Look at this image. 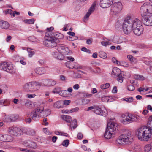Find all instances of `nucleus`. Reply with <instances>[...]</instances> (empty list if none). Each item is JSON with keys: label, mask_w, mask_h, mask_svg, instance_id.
Masks as SVG:
<instances>
[{"label": "nucleus", "mask_w": 152, "mask_h": 152, "mask_svg": "<svg viewBox=\"0 0 152 152\" xmlns=\"http://www.w3.org/2000/svg\"><path fill=\"white\" fill-rule=\"evenodd\" d=\"M61 91L62 90H61L60 88L58 87L55 88L54 90L53 91V92L54 93L59 94H60V93H61Z\"/></svg>", "instance_id": "nucleus-47"}, {"label": "nucleus", "mask_w": 152, "mask_h": 152, "mask_svg": "<svg viewBox=\"0 0 152 152\" xmlns=\"http://www.w3.org/2000/svg\"><path fill=\"white\" fill-rule=\"evenodd\" d=\"M127 89L129 91H132L134 90L135 87L132 85H130L128 86Z\"/></svg>", "instance_id": "nucleus-48"}, {"label": "nucleus", "mask_w": 152, "mask_h": 152, "mask_svg": "<svg viewBox=\"0 0 152 152\" xmlns=\"http://www.w3.org/2000/svg\"><path fill=\"white\" fill-rule=\"evenodd\" d=\"M122 74L120 69L117 67H114L113 68L111 75L113 77H115Z\"/></svg>", "instance_id": "nucleus-18"}, {"label": "nucleus", "mask_w": 152, "mask_h": 152, "mask_svg": "<svg viewBox=\"0 0 152 152\" xmlns=\"http://www.w3.org/2000/svg\"><path fill=\"white\" fill-rule=\"evenodd\" d=\"M11 116L12 121L16 120L18 118V116L17 115H11Z\"/></svg>", "instance_id": "nucleus-53"}, {"label": "nucleus", "mask_w": 152, "mask_h": 152, "mask_svg": "<svg viewBox=\"0 0 152 152\" xmlns=\"http://www.w3.org/2000/svg\"><path fill=\"white\" fill-rule=\"evenodd\" d=\"M13 140V137L12 136L7 134L6 136L5 142H10L12 141Z\"/></svg>", "instance_id": "nucleus-33"}, {"label": "nucleus", "mask_w": 152, "mask_h": 152, "mask_svg": "<svg viewBox=\"0 0 152 152\" xmlns=\"http://www.w3.org/2000/svg\"><path fill=\"white\" fill-rule=\"evenodd\" d=\"M130 135V134L129 133L127 134H124L121 135L117 140V142L119 144H124V142H131L129 138Z\"/></svg>", "instance_id": "nucleus-9"}, {"label": "nucleus", "mask_w": 152, "mask_h": 152, "mask_svg": "<svg viewBox=\"0 0 152 152\" xmlns=\"http://www.w3.org/2000/svg\"><path fill=\"white\" fill-rule=\"evenodd\" d=\"M6 135L7 134H0V140L3 142H5Z\"/></svg>", "instance_id": "nucleus-38"}, {"label": "nucleus", "mask_w": 152, "mask_h": 152, "mask_svg": "<svg viewBox=\"0 0 152 152\" xmlns=\"http://www.w3.org/2000/svg\"><path fill=\"white\" fill-rule=\"evenodd\" d=\"M132 30L135 35L140 36L143 33V28L142 25H141L140 26H138V27H136Z\"/></svg>", "instance_id": "nucleus-16"}, {"label": "nucleus", "mask_w": 152, "mask_h": 152, "mask_svg": "<svg viewBox=\"0 0 152 152\" xmlns=\"http://www.w3.org/2000/svg\"><path fill=\"white\" fill-rule=\"evenodd\" d=\"M81 50L84 51V52H86L88 53H90V51L88 49L86 48L83 47L81 49Z\"/></svg>", "instance_id": "nucleus-58"}, {"label": "nucleus", "mask_w": 152, "mask_h": 152, "mask_svg": "<svg viewBox=\"0 0 152 152\" xmlns=\"http://www.w3.org/2000/svg\"><path fill=\"white\" fill-rule=\"evenodd\" d=\"M141 25V22L138 19H133L130 16L127 17L124 20L123 24V31L125 34H128L131 32L132 29Z\"/></svg>", "instance_id": "nucleus-2"}, {"label": "nucleus", "mask_w": 152, "mask_h": 152, "mask_svg": "<svg viewBox=\"0 0 152 152\" xmlns=\"http://www.w3.org/2000/svg\"><path fill=\"white\" fill-rule=\"evenodd\" d=\"M60 80L62 81H65L66 80V77L63 75H60Z\"/></svg>", "instance_id": "nucleus-61"}, {"label": "nucleus", "mask_w": 152, "mask_h": 152, "mask_svg": "<svg viewBox=\"0 0 152 152\" xmlns=\"http://www.w3.org/2000/svg\"><path fill=\"white\" fill-rule=\"evenodd\" d=\"M59 53L57 50H56V51H52V55L55 58H56L57 57L58 53Z\"/></svg>", "instance_id": "nucleus-51"}, {"label": "nucleus", "mask_w": 152, "mask_h": 152, "mask_svg": "<svg viewBox=\"0 0 152 152\" xmlns=\"http://www.w3.org/2000/svg\"><path fill=\"white\" fill-rule=\"evenodd\" d=\"M8 133L13 135L18 136L23 134L22 131L19 128L12 127L9 128Z\"/></svg>", "instance_id": "nucleus-11"}, {"label": "nucleus", "mask_w": 152, "mask_h": 152, "mask_svg": "<svg viewBox=\"0 0 152 152\" xmlns=\"http://www.w3.org/2000/svg\"><path fill=\"white\" fill-rule=\"evenodd\" d=\"M13 11L10 9H7L5 12V14H10L11 16H12V13Z\"/></svg>", "instance_id": "nucleus-46"}, {"label": "nucleus", "mask_w": 152, "mask_h": 152, "mask_svg": "<svg viewBox=\"0 0 152 152\" xmlns=\"http://www.w3.org/2000/svg\"><path fill=\"white\" fill-rule=\"evenodd\" d=\"M95 107L94 110H93L95 113L97 115H102L104 117H106L107 116V110L105 109L102 110L99 106H96Z\"/></svg>", "instance_id": "nucleus-12"}, {"label": "nucleus", "mask_w": 152, "mask_h": 152, "mask_svg": "<svg viewBox=\"0 0 152 152\" xmlns=\"http://www.w3.org/2000/svg\"><path fill=\"white\" fill-rule=\"evenodd\" d=\"M51 34L49 32L45 33V36L44 37L45 40L44 43L46 47L53 48L56 46V42L55 39L52 36Z\"/></svg>", "instance_id": "nucleus-5"}, {"label": "nucleus", "mask_w": 152, "mask_h": 152, "mask_svg": "<svg viewBox=\"0 0 152 152\" xmlns=\"http://www.w3.org/2000/svg\"><path fill=\"white\" fill-rule=\"evenodd\" d=\"M117 77V79L118 82H120V83H122L123 82V79L122 76V74H121Z\"/></svg>", "instance_id": "nucleus-43"}, {"label": "nucleus", "mask_w": 152, "mask_h": 152, "mask_svg": "<svg viewBox=\"0 0 152 152\" xmlns=\"http://www.w3.org/2000/svg\"><path fill=\"white\" fill-rule=\"evenodd\" d=\"M96 6V3L94 2L91 5V7L88 11V12L84 16V21L86 22L88 20L90 15L95 10V7Z\"/></svg>", "instance_id": "nucleus-13"}, {"label": "nucleus", "mask_w": 152, "mask_h": 152, "mask_svg": "<svg viewBox=\"0 0 152 152\" xmlns=\"http://www.w3.org/2000/svg\"><path fill=\"white\" fill-rule=\"evenodd\" d=\"M28 39L30 41L34 42H37V39L33 36L29 37L28 38Z\"/></svg>", "instance_id": "nucleus-32"}, {"label": "nucleus", "mask_w": 152, "mask_h": 152, "mask_svg": "<svg viewBox=\"0 0 152 152\" xmlns=\"http://www.w3.org/2000/svg\"><path fill=\"white\" fill-rule=\"evenodd\" d=\"M101 100L102 101L104 102H108L109 99H108V97H102L101 98Z\"/></svg>", "instance_id": "nucleus-59"}, {"label": "nucleus", "mask_w": 152, "mask_h": 152, "mask_svg": "<svg viewBox=\"0 0 152 152\" xmlns=\"http://www.w3.org/2000/svg\"><path fill=\"white\" fill-rule=\"evenodd\" d=\"M41 86L40 83L36 82L27 83L23 86V88L28 93H32L38 90L37 86Z\"/></svg>", "instance_id": "nucleus-6"}, {"label": "nucleus", "mask_w": 152, "mask_h": 152, "mask_svg": "<svg viewBox=\"0 0 152 152\" xmlns=\"http://www.w3.org/2000/svg\"><path fill=\"white\" fill-rule=\"evenodd\" d=\"M145 152H152V148L151 145L147 144L144 147Z\"/></svg>", "instance_id": "nucleus-24"}, {"label": "nucleus", "mask_w": 152, "mask_h": 152, "mask_svg": "<svg viewBox=\"0 0 152 152\" xmlns=\"http://www.w3.org/2000/svg\"><path fill=\"white\" fill-rule=\"evenodd\" d=\"M64 46H60L58 47L57 48V51L59 53H62V51L63 50V49H64Z\"/></svg>", "instance_id": "nucleus-52"}, {"label": "nucleus", "mask_w": 152, "mask_h": 152, "mask_svg": "<svg viewBox=\"0 0 152 152\" xmlns=\"http://www.w3.org/2000/svg\"><path fill=\"white\" fill-rule=\"evenodd\" d=\"M112 61L114 63H116L118 65H120V62L118 61L115 58L113 57L112 58Z\"/></svg>", "instance_id": "nucleus-50"}, {"label": "nucleus", "mask_w": 152, "mask_h": 152, "mask_svg": "<svg viewBox=\"0 0 152 152\" xmlns=\"http://www.w3.org/2000/svg\"><path fill=\"white\" fill-rule=\"evenodd\" d=\"M64 49L62 51L61 53L64 55H66L68 54L69 52V50L68 48L66 47H64Z\"/></svg>", "instance_id": "nucleus-37"}, {"label": "nucleus", "mask_w": 152, "mask_h": 152, "mask_svg": "<svg viewBox=\"0 0 152 152\" xmlns=\"http://www.w3.org/2000/svg\"><path fill=\"white\" fill-rule=\"evenodd\" d=\"M118 124L113 122L108 123L107 128L104 135L105 138L109 139L114 137L113 133L112 132L116 130L118 128Z\"/></svg>", "instance_id": "nucleus-4"}, {"label": "nucleus", "mask_w": 152, "mask_h": 152, "mask_svg": "<svg viewBox=\"0 0 152 152\" xmlns=\"http://www.w3.org/2000/svg\"><path fill=\"white\" fill-rule=\"evenodd\" d=\"M135 78L138 80H144V77L142 76L139 75H134Z\"/></svg>", "instance_id": "nucleus-34"}, {"label": "nucleus", "mask_w": 152, "mask_h": 152, "mask_svg": "<svg viewBox=\"0 0 152 152\" xmlns=\"http://www.w3.org/2000/svg\"><path fill=\"white\" fill-rule=\"evenodd\" d=\"M13 68L12 64L10 62H3L0 64V69L10 72Z\"/></svg>", "instance_id": "nucleus-10"}, {"label": "nucleus", "mask_w": 152, "mask_h": 152, "mask_svg": "<svg viewBox=\"0 0 152 152\" xmlns=\"http://www.w3.org/2000/svg\"><path fill=\"white\" fill-rule=\"evenodd\" d=\"M63 54L61 53H59L56 58L60 60H63L64 59V56L63 55Z\"/></svg>", "instance_id": "nucleus-42"}, {"label": "nucleus", "mask_w": 152, "mask_h": 152, "mask_svg": "<svg viewBox=\"0 0 152 152\" xmlns=\"http://www.w3.org/2000/svg\"><path fill=\"white\" fill-rule=\"evenodd\" d=\"M44 108L42 107H37V109H35V113H42V112Z\"/></svg>", "instance_id": "nucleus-36"}, {"label": "nucleus", "mask_w": 152, "mask_h": 152, "mask_svg": "<svg viewBox=\"0 0 152 152\" xmlns=\"http://www.w3.org/2000/svg\"><path fill=\"white\" fill-rule=\"evenodd\" d=\"M139 117L134 115L131 114H122L121 117V121L122 122L128 124L137 121Z\"/></svg>", "instance_id": "nucleus-7"}, {"label": "nucleus", "mask_w": 152, "mask_h": 152, "mask_svg": "<svg viewBox=\"0 0 152 152\" xmlns=\"http://www.w3.org/2000/svg\"><path fill=\"white\" fill-rule=\"evenodd\" d=\"M121 39L122 40V41H120V40L117 41V42H114L115 43H118V44H119V43H121L122 42H128L127 40L125 38L122 37V38H121Z\"/></svg>", "instance_id": "nucleus-41"}, {"label": "nucleus", "mask_w": 152, "mask_h": 152, "mask_svg": "<svg viewBox=\"0 0 152 152\" xmlns=\"http://www.w3.org/2000/svg\"><path fill=\"white\" fill-rule=\"evenodd\" d=\"M25 105L27 108H31L32 107V103L30 101L26 100L25 103Z\"/></svg>", "instance_id": "nucleus-27"}, {"label": "nucleus", "mask_w": 152, "mask_h": 152, "mask_svg": "<svg viewBox=\"0 0 152 152\" xmlns=\"http://www.w3.org/2000/svg\"><path fill=\"white\" fill-rule=\"evenodd\" d=\"M101 44L102 45L105 46H106L108 45L111 44L110 42L109 41H102L101 42Z\"/></svg>", "instance_id": "nucleus-45"}, {"label": "nucleus", "mask_w": 152, "mask_h": 152, "mask_svg": "<svg viewBox=\"0 0 152 152\" xmlns=\"http://www.w3.org/2000/svg\"><path fill=\"white\" fill-rule=\"evenodd\" d=\"M35 72L38 74H42L46 72L45 69L44 67H39L36 68L35 70Z\"/></svg>", "instance_id": "nucleus-21"}, {"label": "nucleus", "mask_w": 152, "mask_h": 152, "mask_svg": "<svg viewBox=\"0 0 152 152\" xmlns=\"http://www.w3.org/2000/svg\"><path fill=\"white\" fill-rule=\"evenodd\" d=\"M50 114V111L49 109H47L44 111H43L42 114H43L42 116L46 117Z\"/></svg>", "instance_id": "nucleus-30"}, {"label": "nucleus", "mask_w": 152, "mask_h": 152, "mask_svg": "<svg viewBox=\"0 0 152 152\" xmlns=\"http://www.w3.org/2000/svg\"><path fill=\"white\" fill-rule=\"evenodd\" d=\"M10 25L7 21L0 20V27L5 29H8L10 27Z\"/></svg>", "instance_id": "nucleus-19"}, {"label": "nucleus", "mask_w": 152, "mask_h": 152, "mask_svg": "<svg viewBox=\"0 0 152 152\" xmlns=\"http://www.w3.org/2000/svg\"><path fill=\"white\" fill-rule=\"evenodd\" d=\"M56 83V81L51 79H46L43 81L44 86L48 87L54 86Z\"/></svg>", "instance_id": "nucleus-17"}, {"label": "nucleus", "mask_w": 152, "mask_h": 152, "mask_svg": "<svg viewBox=\"0 0 152 152\" xmlns=\"http://www.w3.org/2000/svg\"><path fill=\"white\" fill-rule=\"evenodd\" d=\"M24 22L26 24H33L34 23V19L33 18L26 19L24 20Z\"/></svg>", "instance_id": "nucleus-29"}, {"label": "nucleus", "mask_w": 152, "mask_h": 152, "mask_svg": "<svg viewBox=\"0 0 152 152\" xmlns=\"http://www.w3.org/2000/svg\"><path fill=\"white\" fill-rule=\"evenodd\" d=\"M70 100H64V104L65 105H67L69 104L71 102Z\"/></svg>", "instance_id": "nucleus-56"}, {"label": "nucleus", "mask_w": 152, "mask_h": 152, "mask_svg": "<svg viewBox=\"0 0 152 152\" xmlns=\"http://www.w3.org/2000/svg\"><path fill=\"white\" fill-rule=\"evenodd\" d=\"M82 148L85 151H91V149L87 147L84 145H83L82 146Z\"/></svg>", "instance_id": "nucleus-54"}, {"label": "nucleus", "mask_w": 152, "mask_h": 152, "mask_svg": "<svg viewBox=\"0 0 152 152\" xmlns=\"http://www.w3.org/2000/svg\"><path fill=\"white\" fill-rule=\"evenodd\" d=\"M79 108L78 107H76L74 108H72L70 110V113H72L73 112H76L78 111L79 110Z\"/></svg>", "instance_id": "nucleus-62"}, {"label": "nucleus", "mask_w": 152, "mask_h": 152, "mask_svg": "<svg viewBox=\"0 0 152 152\" xmlns=\"http://www.w3.org/2000/svg\"><path fill=\"white\" fill-rule=\"evenodd\" d=\"M25 145L26 147L35 149L37 148V145L36 143L30 140H26L23 142Z\"/></svg>", "instance_id": "nucleus-15"}, {"label": "nucleus", "mask_w": 152, "mask_h": 152, "mask_svg": "<svg viewBox=\"0 0 152 152\" xmlns=\"http://www.w3.org/2000/svg\"><path fill=\"white\" fill-rule=\"evenodd\" d=\"M19 150L20 151H25L26 152H31V151L30 150H28L27 149H24L22 148H20Z\"/></svg>", "instance_id": "nucleus-63"}, {"label": "nucleus", "mask_w": 152, "mask_h": 152, "mask_svg": "<svg viewBox=\"0 0 152 152\" xmlns=\"http://www.w3.org/2000/svg\"><path fill=\"white\" fill-rule=\"evenodd\" d=\"M39 118V115H38V114L35 113V112L33 114L32 117L33 119L35 121H37L38 120Z\"/></svg>", "instance_id": "nucleus-40"}, {"label": "nucleus", "mask_w": 152, "mask_h": 152, "mask_svg": "<svg viewBox=\"0 0 152 152\" xmlns=\"http://www.w3.org/2000/svg\"><path fill=\"white\" fill-rule=\"evenodd\" d=\"M122 6L120 2H116L114 3L111 7V11L114 15H116L122 10Z\"/></svg>", "instance_id": "nucleus-8"}, {"label": "nucleus", "mask_w": 152, "mask_h": 152, "mask_svg": "<svg viewBox=\"0 0 152 152\" xmlns=\"http://www.w3.org/2000/svg\"><path fill=\"white\" fill-rule=\"evenodd\" d=\"M51 33L52 36L55 39L56 41H57V39H62L64 37V35L59 33L56 32Z\"/></svg>", "instance_id": "nucleus-20"}, {"label": "nucleus", "mask_w": 152, "mask_h": 152, "mask_svg": "<svg viewBox=\"0 0 152 152\" xmlns=\"http://www.w3.org/2000/svg\"><path fill=\"white\" fill-rule=\"evenodd\" d=\"M113 1L110 0H101L100 2V7L103 8H106L110 7Z\"/></svg>", "instance_id": "nucleus-14"}, {"label": "nucleus", "mask_w": 152, "mask_h": 152, "mask_svg": "<svg viewBox=\"0 0 152 152\" xmlns=\"http://www.w3.org/2000/svg\"><path fill=\"white\" fill-rule=\"evenodd\" d=\"M61 102L60 101H57L54 104V107L56 108H59L62 107Z\"/></svg>", "instance_id": "nucleus-28"}, {"label": "nucleus", "mask_w": 152, "mask_h": 152, "mask_svg": "<svg viewBox=\"0 0 152 152\" xmlns=\"http://www.w3.org/2000/svg\"><path fill=\"white\" fill-rule=\"evenodd\" d=\"M54 28L53 27H51L50 28H47V31L46 32H50V33H53L52 31L53 30Z\"/></svg>", "instance_id": "nucleus-57"}, {"label": "nucleus", "mask_w": 152, "mask_h": 152, "mask_svg": "<svg viewBox=\"0 0 152 152\" xmlns=\"http://www.w3.org/2000/svg\"><path fill=\"white\" fill-rule=\"evenodd\" d=\"M27 51L28 53V56L29 57H31L34 54L35 52L32 49L30 48H27Z\"/></svg>", "instance_id": "nucleus-26"}, {"label": "nucleus", "mask_w": 152, "mask_h": 152, "mask_svg": "<svg viewBox=\"0 0 152 152\" xmlns=\"http://www.w3.org/2000/svg\"><path fill=\"white\" fill-rule=\"evenodd\" d=\"M62 118L65 121L68 123H70L72 121V118L70 116L63 115H62Z\"/></svg>", "instance_id": "nucleus-23"}, {"label": "nucleus", "mask_w": 152, "mask_h": 152, "mask_svg": "<svg viewBox=\"0 0 152 152\" xmlns=\"http://www.w3.org/2000/svg\"><path fill=\"white\" fill-rule=\"evenodd\" d=\"M3 120L4 121L7 122L12 121L11 115H5L3 118Z\"/></svg>", "instance_id": "nucleus-25"}, {"label": "nucleus", "mask_w": 152, "mask_h": 152, "mask_svg": "<svg viewBox=\"0 0 152 152\" xmlns=\"http://www.w3.org/2000/svg\"><path fill=\"white\" fill-rule=\"evenodd\" d=\"M128 58L132 62L134 61V58H133V56L130 55H128L127 56Z\"/></svg>", "instance_id": "nucleus-55"}, {"label": "nucleus", "mask_w": 152, "mask_h": 152, "mask_svg": "<svg viewBox=\"0 0 152 152\" xmlns=\"http://www.w3.org/2000/svg\"><path fill=\"white\" fill-rule=\"evenodd\" d=\"M4 106H6L10 104V101L9 99H4Z\"/></svg>", "instance_id": "nucleus-60"}, {"label": "nucleus", "mask_w": 152, "mask_h": 152, "mask_svg": "<svg viewBox=\"0 0 152 152\" xmlns=\"http://www.w3.org/2000/svg\"><path fill=\"white\" fill-rule=\"evenodd\" d=\"M110 86L109 83H107L105 84L101 85L100 86V88L102 89H104L108 88Z\"/></svg>", "instance_id": "nucleus-35"}, {"label": "nucleus", "mask_w": 152, "mask_h": 152, "mask_svg": "<svg viewBox=\"0 0 152 152\" xmlns=\"http://www.w3.org/2000/svg\"><path fill=\"white\" fill-rule=\"evenodd\" d=\"M67 91V90H62L61 93H60V95L64 97L68 96Z\"/></svg>", "instance_id": "nucleus-39"}, {"label": "nucleus", "mask_w": 152, "mask_h": 152, "mask_svg": "<svg viewBox=\"0 0 152 152\" xmlns=\"http://www.w3.org/2000/svg\"><path fill=\"white\" fill-rule=\"evenodd\" d=\"M148 128H152V115L150 116L148 118Z\"/></svg>", "instance_id": "nucleus-31"}, {"label": "nucleus", "mask_w": 152, "mask_h": 152, "mask_svg": "<svg viewBox=\"0 0 152 152\" xmlns=\"http://www.w3.org/2000/svg\"><path fill=\"white\" fill-rule=\"evenodd\" d=\"M62 112L63 113H70V110H63Z\"/></svg>", "instance_id": "nucleus-64"}, {"label": "nucleus", "mask_w": 152, "mask_h": 152, "mask_svg": "<svg viewBox=\"0 0 152 152\" xmlns=\"http://www.w3.org/2000/svg\"><path fill=\"white\" fill-rule=\"evenodd\" d=\"M69 140L67 139L64 140L62 142L63 146L67 147L69 145Z\"/></svg>", "instance_id": "nucleus-44"}, {"label": "nucleus", "mask_w": 152, "mask_h": 152, "mask_svg": "<svg viewBox=\"0 0 152 152\" xmlns=\"http://www.w3.org/2000/svg\"><path fill=\"white\" fill-rule=\"evenodd\" d=\"M124 100L127 102H131L133 101V97L126 98L125 99H124Z\"/></svg>", "instance_id": "nucleus-49"}, {"label": "nucleus", "mask_w": 152, "mask_h": 152, "mask_svg": "<svg viewBox=\"0 0 152 152\" xmlns=\"http://www.w3.org/2000/svg\"><path fill=\"white\" fill-rule=\"evenodd\" d=\"M140 13L144 17L142 19L143 24L147 26H152V5L148 2L144 3L141 7Z\"/></svg>", "instance_id": "nucleus-1"}, {"label": "nucleus", "mask_w": 152, "mask_h": 152, "mask_svg": "<svg viewBox=\"0 0 152 152\" xmlns=\"http://www.w3.org/2000/svg\"><path fill=\"white\" fill-rule=\"evenodd\" d=\"M152 128L147 126H142L137 129V135L138 139L141 141L149 140L151 137Z\"/></svg>", "instance_id": "nucleus-3"}, {"label": "nucleus", "mask_w": 152, "mask_h": 152, "mask_svg": "<svg viewBox=\"0 0 152 152\" xmlns=\"http://www.w3.org/2000/svg\"><path fill=\"white\" fill-rule=\"evenodd\" d=\"M26 133L28 135L34 136L35 135L36 131L33 129H28L26 131Z\"/></svg>", "instance_id": "nucleus-22"}]
</instances>
